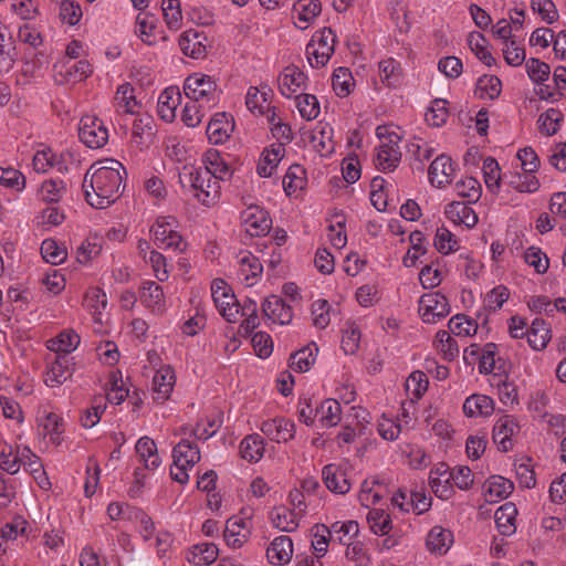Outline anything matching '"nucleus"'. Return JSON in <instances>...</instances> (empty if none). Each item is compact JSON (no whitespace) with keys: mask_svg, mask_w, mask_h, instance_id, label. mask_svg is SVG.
I'll use <instances>...</instances> for the list:
<instances>
[{"mask_svg":"<svg viewBox=\"0 0 566 566\" xmlns=\"http://www.w3.org/2000/svg\"><path fill=\"white\" fill-rule=\"evenodd\" d=\"M261 431L271 440L281 443L294 438L295 423L285 418H274L263 421Z\"/></svg>","mask_w":566,"mask_h":566,"instance_id":"9b49d317","label":"nucleus"},{"mask_svg":"<svg viewBox=\"0 0 566 566\" xmlns=\"http://www.w3.org/2000/svg\"><path fill=\"white\" fill-rule=\"evenodd\" d=\"M322 6L318 0H298L294 4V12L297 14L296 25L306 29L311 22L321 13Z\"/></svg>","mask_w":566,"mask_h":566,"instance_id":"e433bc0d","label":"nucleus"},{"mask_svg":"<svg viewBox=\"0 0 566 566\" xmlns=\"http://www.w3.org/2000/svg\"><path fill=\"white\" fill-rule=\"evenodd\" d=\"M311 532L313 536L312 547L316 554L324 556L327 552L329 541L335 538L331 527H327L325 524H315Z\"/></svg>","mask_w":566,"mask_h":566,"instance_id":"c03bdc74","label":"nucleus"},{"mask_svg":"<svg viewBox=\"0 0 566 566\" xmlns=\"http://www.w3.org/2000/svg\"><path fill=\"white\" fill-rule=\"evenodd\" d=\"M307 76L295 65L286 66L279 76V88L283 96L290 98L305 87Z\"/></svg>","mask_w":566,"mask_h":566,"instance_id":"2eb2a0df","label":"nucleus"},{"mask_svg":"<svg viewBox=\"0 0 566 566\" xmlns=\"http://www.w3.org/2000/svg\"><path fill=\"white\" fill-rule=\"evenodd\" d=\"M172 459L171 479L180 484H186L189 481L188 470L200 461L201 454L197 443L189 439H181L172 450Z\"/></svg>","mask_w":566,"mask_h":566,"instance_id":"f03ea898","label":"nucleus"},{"mask_svg":"<svg viewBox=\"0 0 566 566\" xmlns=\"http://www.w3.org/2000/svg\"><path fill=\"white\" fill-rule=\"evenodd\" d=\"M453 174V164L447 155L436 157L428 169L429 181L438 188L449 185L452 181Z\"/></svg>","mask_w":566,"mask_h":566,"instance_id":"ddd939ff","label":"nucleus"},{"mask_svg":"<svg viewBox=\"0 0 566 566\" xmlns=\"http://www.w3.org/2000/svg\"><path fill=\"white\" fill-rule=\"evenodd\" d=\"M140 302L154 312H161L165 306L164 291L156 282L147 281L143 283L139 294Z\"/></svg>","mask_w":566,"mask_h":566,"instance_id":"a878e982","label":"nucleus"},{"mask_svg":"<svg viewBox=\"0 0 566 566\" xmlns=\"http://www.w3.org/2000/svg\"><path fill=\"white\" fill-rule=\"evenodd\" d=\"M42 258L53 265L63 263L67 258L66 248L53 239H45L41 244Z\"/></svg>","mask_w":566,"mask_h":566,"instance_id":"79ce46f5","label":"nucleus"},{"mask_svg":"<svg viewBox=\"0 0 566 566\" xmlns=\"http://www.w3.org/2000/svg\"><path fill=\"white\" fill-rule=\"evenodd\" d=\"M284 147L282 144H272L270 148H265L262 153V163L258 165V174L261 177H270L277 164L284 155Z\"/></svg>","mask_w":566,"mask_h":566,"instance_id":"c9c22d12","label":"nucleus"},{"mask_svg":"<svg viewBox=\"0 0 566 566\" xmlns=\"http://www.w3.org/2000/svg\"><path fill=\"white\" fill-rule=\"evenodd\" d=\"M180 98V92L175 87H168L160 94L157 112L161 119L167 123H171L175 119L176 108Z\"/></svg>","mask_w":566,"mask_h":566,"instance_id":"b1692460","label":"nucleus"},{"mask_svg":"<svg viewBox=\"0 0 566 566\" xmlns=\"http://www.w3.org/2000/svg\"><path fill=\"white\" fill-rule=\"evenodd\" d=\"M296 107L302 118L313 120L319 115V103L315 95L298 94L296 96Z\"/></svg>","mask_w":566,"mask_h":566,"instance_id":"de8ad7c7","label":"nucleus"},{"mask_svg":"<svg viewBox=\"0 0 566 566\" xmlns=\"http://www.w3.org/2000/svg\"><path fill=\"white\" fill-rule=\"evenodd\" d=\"M187 181L193 196L206 206L213 205L219 198V182L202 168H192L181 176V182Z\"/></svg>","mask_w":566,"mask_h":566,"instance_id":"7ed1b4c3","label":"nucleus"},{"mask_svg":"<svg viewBox=\"0 0 566 566\" xmlns=\"http://www.w3.org/2000/svg\"><path fill=\"white\" fill-rule=\"evenodd\" d=\"M81 338L73 329L61 332L56 337L48 340V348L56 355H66L77 348Z\"/></svg>","mask_w":566,"mask_h":566,"instance_id":"2f4dec72","label":"nucleus"},{"mask_svg":"<svg viewBox=\"0 0 566 566\" xmlns=\"http://www.w3.org/2000/svg\"><path fill=\"white\" fill-rule=\"evenodd\" d=\"M23 458L13 454V448L7 442H0V468L9 474H17L21 468Z\"/></svg>","mask_w":566,"mask_h":566,"instance_id":"49530a36","label":"nucleus"},{"mask_svg":"<svg viewBox=\"0 0 566 566\" xmlns=\"http://www.w3.org/2000/svg\"><path fill=\"white\" fill-rule=\"evenodd\" d=\"M451 471L446 463H439L434 469L431 470L429 476V483L432 491L439 497L447 496V493L451 491Z\"/></svg>","mask_w":566,"mask_h":566,"instance_id":"72a5a7b5","label":"nucleus"},{"mask_svg":"<svg viewBox=\"0 0 566 566\" xmlns=\"http://www.w3.org/2000/svg\"><path fill=\"white\" fill-rule=\"evenodd\" d=\"M448 116L447 101L437 98L431 102V106L426 113V120L432 127H440L447 122Z\"/></svg>","mask_w":566,"mask_h":566,"instance_id":"13d9d810","label":"nucleus"},{"mask_svg":"<svg viewBox=\"0 0 566 566\" xmlns=\"http://www.w3.org/2000/svg\"><path fill=\"white\" fill-rule=\"evenodd\" d=\"M293 555L292 539L286 535L275 537L266 549V557L273 565L287 564Z\"/></svg>","mask_w":566,"mask_h":566,"instance_id":"aec40b11","label":"nucleus"},{"mask_svg":"<svg viewBox=\"0 0 566 566\" xmlns=\"http://www.w3.org/2000/svg\"><path fill=\"white\" fill-rule=\"evenodd\" d=\"M468 43L476 55L485 65L491 66L495 63V59L492 56L484 45L485 38L481 33H471L468 38Z\"/></svg>","mask_w":566,"mask_h":566,"instance_id":"680f3d73","label":"nucleus"},{"mask_svg":"<svg viewBox=\"0 0 566 566\" xmlns=\"http://www.w3.org/2000/svg\"><path fill=\"white\" fill-rule=\"evenodd\" d=\"M331 531L335 537L333 541L346 544L345 537L352 538L357 536L359 533V526L356 521L335 522L331 525Z\"/></svg>","mask_w":566,"mask_h":566,"instance_id":"774afa93","label":"nucleus"},{"mask_svg":"<svg viewBox=\"0 0 566 566\" xmlns=\"http://www.w3.org/2000/svg\"><path fill=\"white\" fill-rule=\"evenodd\" d=\"M323 481L326 488L336 494H346L350 490L346 469L340 464L331 463L323 468Z\"/></svg>","mask_w":566,"mask_h":566,"instance_id":"f8f14e48","label":"nucleus"},{"mask_svg":"<svg viewBox=\"0 0 566 566\" xmlns=\"http://www.w3.org/2000/svg\"><path fill=\"white\" fill-rule=\"evenodd\" d=\"M451 333L458 336H469L476 333L478 325L464 314L454 315L448 323Z\"/></svg>","mask_w":566,"mask_h":566,"instance_id":"0e129e2a","label":"nucleus"},{"mask_svg":"<svg viewBox=\"0 0 566 566\" xmlns=\"http://www.w3.org/2000/svg\"><path fill=\"white\" fill-rule=\"evenodd\" d=\"M446 217L455 224L472 228L478 223V216L469 203L453 201L446 206Z\"/></svg>","mask_w":566,"mask_h":566,"instance_id":"4be33fe9","label":"nucleus"},{"mask_svg":"<svg viewBox=\"0 0 566 566\" xmlns=\"http://www.w3.org/2000/svg\"><path fill=\"white\" fill-rule=\"evenodd\" d=\"M332 85L338 96L345 97L349 95L354 86V78L349 70L346 67L335 70L332 77Z\"/></svg>","mask_w":566,"mask_h":566,"instance_id":"603ef678","label":"nucleus"},{"mask_svg":"<svg viewBox=\"0 0 566 566\" xmlns=\"http://www.w3.org/2000/svg\"><path fill=\"white\" fill-rule=\"evenodd\" d=\"M379 76L381 82L388 87H397L402 81V70L400 63L388 57L379 62Z\"/></svg>","mask_w":566,"mask_h":566,"instance_id":"58836bf2","label":"nucleus"},{"mask_svg":"<svg viewBox=\"0 0 566 566\" xmlns=\"http://www.w3.org/2000/svg\"><path fill=\"white\" fill-rule=\"evenodd\" d=\"M428 377L423 371L415 370L406 379V390L412 395L415 399H420L428 388Z\"/></svg>","mask_w":566,"mask_h":566,"instance_id":"e2e57ef3","label":"nucleus"},{"mask_svg":"<svg viewBox=\"0 0 566 566\" xmlns=\"http://www.w3.org/2000/svg\"><path fill=\"white\" fill-rule=\"evenodd\" d=\"M434 247L440 253L449 254L451 252L458 251L459 243L454 234L449 229L441 227L437 230L434 237Z\"/></svg>","mask_w":566,"mask_h":566,"instance_id":"052dcab7","label":"nucleus"},{"mask_svg":"<svg viewBox=\"0 0 566 566\" xmlns=\"http://www.w3.org/2000/svg\"><path fill=\"white\" fill-rule=\"evenodd\" d=\"M161 10L167 27L171 30H178L182 21L179 0H163Z\"/></svg>","mask_w":566,"mask_h":566,"instance_id":"6e6d98bb","label":"nucleus"},{"mask_svg":"<svg viewBox=\"0 0 566 566\" xmlns=\"http://www.w3.org/2000/svg\"><path fill=\"white\" fill-rule=\"evenodd\" d=\"M217 87V83L211 76L193 73L186 78L184 92L193 102H216Z\"/></svg>","mask_w":566,"mask_h":566,"instance_id":"0eeeda50","label":"nucleus"},{"mask_svg":"<svg viewBox=\"0 0 566 566\" xmlns=\"http://www.w3.org/2000/svg\"><path fill=\"white\" fill-rule=\"evenodd\" d=\"M240 264L239 279L248 286H252L256 282V277L261 275L263 266L258 256L250 251L241 252L238 258Z\"/></svg>","mask_w":566,"mask_h":566,"instance_id":"a211bd4d","label":"nucleus"},{"mask_svg":"<svg viewBox=\"0 0 566 566\" xmlns=\"http://www.w3.org/2000/svg\"><path fill=\"white\" fill-rule=\"evenodd\" d=\"M518 431V426L511 416L501 417L493 427V441L497 449L507 452L512 448L511 438Z\"/></svg>","mask_w":566,"mask_h":566,"instance_id":"4468645a","label":"nucleus"},{"mask_svg":"<svg viewBox=\"0 0 566 566\" xmlns=\"http://www.w3.org/2000/svg\"><path fill=\"white\" fill-rule=\"evenodd\" d=\"M400 137L396 133H390L385 140H381L377 147L375 165L382 172L394 171L400 164L401 151L398 146Z\"/></svg>","mask_w":566,"mask_h":566,"instance_id":"6e6552de","label":"nucleus"},{"mask_svg":"<svg viewBox=\"0 0 566 566\" xmlns=\"http://www.w3.org/2000/svg\"><path fill=\"white\" fill-rule=\"evenodd\" d=\"M501 87L502 84L497 76L483 75L476 82L475 94L481 98L486 95L489 98L494 99L500 95Z\"/></svg>","mask_w":566,"mask_h":566,"instance_id":"864d4df0","label":"nucleus"},{"mask_svg":"<svg viewBox=\"0 0 566 566\" xmlns=\"http://www.w3.org/2000/svg\"><path fill=\"white\" fill-rule=\"evenodd\" d=\"M530 346L535 350L546 348L551 340V329L548 324L543 318H535L526 333Z\"/></svg>","mask_w":566,"mask_h":566,"instance_id":"c756f323","label":"nucleus"},{"mask_svg":"<svg viewBox=\"0 0 566 566\" xmlns=\"http://www.w3.org/2000/svg\"><path fill=\"white\" fill-rule=\"evenodd\" d=\"M436 342L446 360L451 361L459 355L458 344L447 331H439L436 334Z\"/></svg>","mask_w":566,"mask_h":566,"instance_id":"338daca9","label":"nucleus"},{"mask_svg":"<svg viewBox=\"0 0 566 566\" xmlns=\"http://www.w3.org/2000/svg\"><path fill=\"white\" fill-rule=\"evenodd\" d=\"M457 192L468 200L469 205L475 203L482 193L481 184L473 177H467L455 184Z\"/></svg>","mask_w":566,"mask_h":566,"instance_id":"8fccbe9b","label":"nucleus"},{"mask_svg":"<svg viewBox=\"0 0 566 566\" xmlns=\"http://www.w3.org/2000/svg\"><path fill=\"white\" fill-rule=\"evenodd\" d=\"M175 385V373L169 367H161L158 369L153 379V389L156 395L155 399L165 401L169 398Z\"/></svg>","mask_w":566,"mask_h":566,"instance_id":"393cba45","label":"nucleus"},{"mask_svg":"<svg viewBox=\"0 0 566 566\" xmlns=\"http://www.w3.org/2000/svg\"><path fill=\"white\" fill-rule=\"evenodd\" d=\"M201 34L195 30L185 31L179 39V46L182 53L192 59L203 57L206 45L202 43Z\"/></svg>","mask_w":566,"mask_h":566,"instance_id":"473e14b6","label":"nucleus"},{"mask_svg":"<svg viewBox=\"0 0 566 566\" xmlns=\"http://www.w3.org/2000/svg\"><path fill=\"white\" fill-rule=\"evenodd\" d=\"M19 53L10 30L0 22V71H10Z\"/></svg>","mask_w":566,"mask_h":566,"instance_id":"6ab92c4d","label":"nucleus"},{"mask_svg":"<svg viewBox=\"0 0 566 566\" xmlns=\"http://www.w3.org/2000/svg\"><path fill=\"white\" fill-rule=\"evenodd\" d=\"M233 129L226 113H217L210 119L207 126V137L211 144L218 145L224 143Z\"/></svg>","mask_w":566,"mask_h":566,"instance_id":"412c9836","label":"nucleus"},{"mask_svg":"<svg viewBox=\"0 0 566 566\" xmlns=\"http://www.w3.org/2000/svg\"><path fill=\"white\" fill-rule=\"evenodd\" d=\"M315 363V356L311 345L303 347L290 356V367L294 371L305 373Z\"/></svg>","mask_w":566,"mask_h":566,"instance_id":"4d7b16f0","label":"nucleus"},{"mask_svg":"<svg viewBox=\"0 0 566 566\" xmlns=\"http://www.w3.org/2000/svg\"><path fill=\"white\" fill-rule=\"evenodd\" d=\"M40 192L44 201L56 203L66 192V184L61 179H49L42 182Z\"/></svg>","mask_w":566,"mask_h":566,"instance_id":"5fc2aeb1","label":"nucleus"},{"mask_svg":"<svg viewBox=\"0 0 566 566\" xmlns=\"http://www.w3.org/2000/svg\"><path fill=\"white\" fill-rule=\"evenodd\" d=\"M264 451V444L260 436H250L242 440L240 444V453L243 459L250 462L259 461Z\"/></svg>","mask_w":566,"mask_h":566,"instance_id":"37998d69","label":"nucleus"},{"mask_svg":"<svg viewBox=\"0 0 566 566\" xmlns=\"http://www.w3.org/2000/svg\"><path fill=\"white\" fill-rule=\"evenodd\" d=\"M494 410V401L485 395H472L463 403V412L467 417H488Z\"/></svg>","mask_w":566,"mask_h":566,"instance_id":"bb28decb","label":"nucleus"},{"mask_svg":"<svg viewBox=\"0 0 566 566\" xmlns=\"http://www.w3.org/2000/svg\"><path fill=\"white\" fill-rule=\"evenodd\" d=\"M297 516L294 510L284 505L275 506L270 513L273 526L283 532H293L298 527Z\"/></svg>","mask_w":566,"mask_h":566,"instance_id":"f704fd0d","label":"nucleus"},{"mask_svg":"<svg viewBox=\"0 0 566 566\" xmlns=\"http://www.w3.org/2000/svg\"><path fill=\"white\" fill-rule=\"evenodd\" d=\"M316 412L321 416L319 421L325 427H334L342 419V407L336 399H325L321 406L316 408Z\"/></svg>","mask_w":566,"mask_h":566,"instance_id":"ea45409f","label":"nucleus"},{"mask_svg":"<svg viewBox=\"0 0 566 566\" xmlns=\"http://www.w3.org/2000/svg\"><path fill=\"white\" fill-rule=\"evenodd\" d=\"M419 313L424 323L434 324L450 313L449 301L439 292L423 294L419 301Z\"/></svg>","mask_w":566,"mask_h":566,"instance_id":"1a4fd4ad","label":"nucleus"},{"mask_svg":"<svg viewBox=\"0 0 566 566\" xmlns=\"http://www.w3.org/2000/svg\"><path fill=\"white\" fill-rule=\"evenodd\" d=\"M517 509L515 504L507 502L500 506L494 514L495 524L499 532L504 536H510L515 533V518Z\"/></svg>","mask_w":566,"mask_h":566,"instance_id":"cd10ccee","label":"nucleus"},{"mask_svg":"<svg viewBox=\"0 0 566 566\" xmlns=\"http://www.w3.org/2000/svg\"><path fill=\"white\" fill-rule=\"evenodd\" d=\"M452 543V532L441 526L432 527L426 541L428 549L440 555L446 554L451 547Z\"/></svg>","mask_w":566,"mask_h":566,"instance_id":"c85d7f7f","label":"nucleus"},{"mask_svg":"<svg viewBox=\"0 0 566 566\" xmlns=\"http://www.w3.org/2000/svg\"><path fill=\"white\" fill-rule=\"evenodd\" d=\"M211 296L219 313L228 321L235 322L240 313V304L235 295L230 293L226 281L216 279L211 284Z\"/></svg>","mask_w":566,"mask_h":566,"instance_id":"423d86ee","label":"nucleus"},{"mask_svg":"<svg viewBox=\"0 0 566 566\" xmlns=\"http://www.w3.org/2000/svg\"><path fill=\"white\" fill-rule=\"evenodd\" d=\"M305 170L300 165H292L283 178L286 195L291 196L305 187Z\"/></svg>","mask_w":566,"mask_h":566,"instance_id":"a19ab883","label":"nucleus"},{"mask_svg":"<svg viewBox=\"0 0 566 566\" xmlns=\"http://www.w3.org/2000/svg\"><path fill=\"white\" fill-rule=\"evenodd\" d=\"M241 220L245 226V231L251 237L266 234L272 227V219L269 213L259 206H250L241 213Z\"/></svg>","mask_w":566,"mask_h":566,"instance_id":"9d476101","label":"nucleus"},{"mask_svg":"<svg viewBox=\"0 0 566 566\" xmlns=\"http://www.w3.org/2000/svg\"><path fill=\"white\" fill-rule=\"evenodd\" d=\"M485 495L489 502L506 499L514 491L511 480L501 475L491 476L484 484Z\"/></svg>","mask_w":566,"mask_h":566,"instance_id":"7c9ffc66","label":"nucleus"},{"mask_svg":"<svg viewBox=\"0 0 566 566\" xmlns=\"http://www.w3.org/2000/svg\"><path fill=\"white\" fill-rule=\"evenodd\" d=\"M563 119V114L556 108H548L542 113L538 118V128L547 136L556 134L559 128V123Z\"/></svg>","mask_w":566,"mask_h":566,"instance_id":"bf43d9fd","label":"nucleus"},{"mask_svg":"<svg viewBox=\"0 0 566 566\" xmlns=\"http://www.w3.org/2000/svg\"><path fill=\"white\" fill-rule=\"evenodd\" d=\"M125 167L116 159H105L93 164L83 179L86 202L96 209H105L122 195Z\"/></svg>","mask_w":566,"mask_h":566,"instance_id":"f257e3e1","label":"nucleus"},{"mask_svg":"<svg viewBox=\"0 0 566 566\" xmlns=\"http://www.w3.org/2000/svg\"><path fill=\"white\" fill-rule=\"evenodd\" d=\"M263 314L273 323L289 324L292 321L293 313L290 305L283 298L271 295L262 304Z\"/></svg>","mask_w":566,"mask_h":566,"instance_id":"dca6fc26","label":"nucleus"},{"mask_svg":"<svg viewBox=\"0 0 566 566\" xmlns=\"http://www.w3.org/2000/svg\"><path fill=\"white\" fill-rule=\"evenodd\" d=\"M336 34L332 29L324 28L316 33L306 45V55L313 67L324 66L334 53Z\"/></svg>","mask_w":566,"mask_h":566,"instance_id":"20e7f679","label":"nucleus"},{"mask_svg":"<svg viewBox=\"0 0 566 566\" xmlns=\"http://www.w3.org/2000/svg\"><path fill=\"white\" fill-rule=\"evenodd\" d=\"M134 88L129 83L118 86L114 101L117 107L122 108L125 113L134 114L138 103L134 96Z\"/></svg>","mask_w":566,"mask_h":566,"instance_id":"3c124183","label":"nucleus"},{"mask_svg":"<svg viewBox=\"0 0 566 566\" xmlns=\"http://www.w3.org/2000/svg\"><path fill=\"white\" fill-rule=\"evenodd\" d=\"M80 140L92 149H98L106 145L108 130L99 118L85 115L78 124Z\"/></svg>","mask_w":566,"mask_h":566,"instance_id":"39448f33","label":"nucleus"},{"mask_svg":"<svg viewBox=\"0 0 566 566\" xmlns=\"http://www.w3.org/2000/svg\"><path fill=\"white\" fill-rule=\"evenodd\" d=\"M367 522L370 530L377 535H386L392 528L390 515L384 510L375 509L369 511Z\"/></svg>","mask_w":566,"mask_h":566,"instance_id":"09e8293b","label":"nucleus"},{"mask_svg":"<svg viewBox=\"0 0 566 566\" xmlns=\"http://www.w3.org/2000/svg\"><path fill=\"white\" fill-rule=\"evenodd\" d=\"M525 69L530 78L537 84H543L547 81L551 73L549 65L535 57L526 61Z\"/></svg>","mask_w":566,"mask_h":566,"instance_id":"69168bd1","label":"nucleus"},{"mask_svg":"<svg viewBox=\"0 0 566 566\" xmlns=\"http://www.w3.org/2000/svg\"><path fill=\"white\" fill-rule=\"evenodd\" d=\"M135 449L147 469L154 470L160 465L161 460L157 452V446L149 437H142Z\"/></svg>","mask_w":566,"mask_h":566,"instance_id":"4c0bfd02","label":"nucleus"},{"mask_svg":"<svg viewBox=\"0 0 566 566\" xmlns=\"http://www.w3.org/2000/svg\"><path fill=\"white\" fill-rule=\"evenodd\" d=\"M71 358L66 355H56L49 367L44 382L50 387H57L72 376Z\"/></svg>","mask_w":566,"mask_h":566,"instance_id":"f3484780","label":"nucleus"},{"mask_svg":"<svg viewBox=\"0 0 566 566\" xmlns=\"http://www.w3.org/2000/svg\"><path fill=\"white\" fill-rule=\"evenodd\" d=\"M482 170L486 188L492 192H497L502 180L497 161L493 157L485 158Z\"/></svg>","mask_w":566,"mask_h":566,"instance_id":"a18cd8bd","label":"nucleus"},{"mask_svg":"<svg viewBox=\"0 0 566 566\" xmlns=\"http://www.w3.org/2000/svg\"><path fill=\"white\" fill-rule=\"evenodd\" d=\"M205 168L214 180H227L232 176V169L224 160V157L216 149H210L205 154Z\"/></svg>","mask_w":566,"mask_h":566,"instance_id":"5701e85b","label":"nucleus"}]
</instances>
